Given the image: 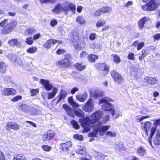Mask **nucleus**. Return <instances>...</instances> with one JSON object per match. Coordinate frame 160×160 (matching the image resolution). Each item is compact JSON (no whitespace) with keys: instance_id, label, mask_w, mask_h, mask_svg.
I'll return each mask as SVG.
<instances>
[{"instance_id":"59","label":"nucleus","mask_w":160,"mask_h":160,"mask_svg":"<svg viewBox=\"0 0 160 160\" xmlns=\"http://www.w3.org/2000/svg\"><path fill=\"white\" fill-rule=\"evenodd\" d=\"M144 45V43L143 42L140 43L138 45L137 49L138 50L141 49L143 47Z\"/></svg>"},{"instance_id":"16","label":"nucleus","mask_w":160,"mask_h":160,"mask_svg":"<svg viewBox=\"0 0 160 160\" xmlns=\"http://www.w3.org/2000/svg\"><path fill=\"white\" fill-rule=\"evenodd\" d=\"M2 93L3 95L9 96L10 95H14L16 94V91L12 88H4L2 91Z\"/></svg>"},{"instance_id":"7","label":"nucleus","mask_w":160,"mask_h":160,"mask_svg":"<svg viewBox=\"0 0 160 160\" xmlns=\"http://www.w3.org/2000/svg\"><path fill=\"white\" fill-rule=\"evenodd\" d=\"M151 19L148 17H144L142 18L138 22V27L140 29H142L145 25L146 26L149 27L148 26L151 23Z\"/></svg>"},{"instance_id":"6","label":"nucleus","mask_w":160,"mask_h":160,"mask_svg":"<svg viewBox=\"0 0 160 160\" xmlns=\"http://www.w3.org/2000/svg\"><path fill=\"white\" fill-rule=\"evenodd\" d=\"M17 22L12 21L6 25L3 28L2 32L3 34H7L10 32L16 27Z\"/></svg>"},{"instance_id":"33","label":"nucleus","mask_w":160,"mask_h":160,"mask_svg":"<svg viewBox=\"0 0 160 160\" xmlns=\"http://www.w3.org/2000/svg\"><path fill=\"white\" fill-rule=\"evenodd\" d=\"M153 142L156 145H158L160 144V134H158L156 135L154 138Z\"/></svg>"},{"instance_id":"49","label":"nucleus","mask_w":160,"mask_h":160,"mask_svg":"<svg viewBox=\"0 0 160 160\" xmlns=\"http://www.w3.org/2000/svg\"><path fill=\"white\" fill-rule=\"evenodd\" d=\"M149 116H142L141 117L138 118L136 119V121L138 122H139L144 119L149 118Z\"/></svg>"},{"instance_id":"22","label":"nucleus","mask_w":160,"mask_h":160,"mask_svg":"<svg viewBox=\"0 0 160 160\" xmlns=\"http://www.w3.org/2000/svg\"><path fill=\"white\" fill-rule=\"evenodd\" d=\"M29 113L33 115H39L41 113V111L39 109L30 107Z\"/></svg>"},{"instance_id":"2","label":"nucleus","mask_w":160,"mask_h":160,"mask_svg":"<svg viewBox=\"0 0 160 160\" xmlns=\"http://www.w3.org/2000/svg\"><path fill=\"white\" fill-rule=\"evenodd\" d=\"M113 102L112 99L109 97H106L101 99L99 103L103 110L110 112L112 115L113 116L115 114V109L112 105L110 102Z\"/></svg>"},{"instance_id":"34","label":"nucleus","mask_w":160,"mask_h":160,"mask_svg":"<svg viewBox=\"0 0 160 160\" xmlns=\"http://www.w3.org/2000/svg\"><path fill=\"white\" fill-rule=\"evenodd\" d=\"M17 42L16 43L15 46L19 48H22L24 47L23 44V40L20 39H17Z\"/></svg>"},{"instance_id":"17","label":"nucleus","mask_w":160,"mask_h":160,"mask_svg":"<svg viewBox=\"0 0 160 160\" xmlns=\"http://www.w3.org/2000/svg\"><path fill=\"white\" fill-rule=\"evenodd\" d=\"M72 146V143L70 141L66 142L65 143L60 144V148L63 151L68 153V148Z\"/></svg>"},{"instance_id":"61","label":"nucleus","mask_w":160,"mask_h":160,"mask_svg":"<svg viewBox=\"0 0 160 160\" xmlns=\"http://www.w3.org/2000/svg\"><path fill=\"white\" fill-rule=\"evenodd\" d=\"M153 38L155 40H159L160 39V34L157 33L153 36Z\"/></svg>"},{"instance_id":"56","label":"nucleus","mask_w":160,"mask_h":160,"mask_svg":"<svg viewBox=\"0 0 160 160\" xmlns=\"http://www.w3.org/2000/svg\"><path fill=\"white\" fill-rule=\"evenodd\" d=\"M57 53L58 55H60L63 53L65 52V51L62 49H58L57 51Z\"/></svg>"},{"instance_id":"1","label":"nucleus","mask_w":160,"mask_h":160,"mask_svg":"<svg viewBox=\"0 0 160 160\" xmlns=\"http://www.w3.org/2000/svg\"><path fill=\"white\" fill-rule=\"evenodd\" d=\"M102 112L101 111H98L93 113L90 116V118L87 117L83 119H80L82 125L83 127V133L87 132L90 130V127L93 126L94 131L89 133L90 137H95L98 132L101 135H103L105 132L109 128L110 126H103V124L108 121L109 118L107 115L103 118L102 122H98L99 119L102 117Z\"/></svg>"},{"instance_id":"50","label":"nucleus","mask_w":160,"mask_h":160,"mask_svg":"<svg viewBox=\"0 0 160 160\" xmlns=\"http://www.w3.org/2000/svg\"><path fill=\"white\" fill-rule=\"evenodd\" d=\"M87 53L85 51H83L81 52L80 54V56L81 58H84L87 55Z\"/></svg>"},{"instance_id":"14","label":"nucleus","mask_w":160,"mask_h":160,"mask_svg":"<svg viewBox=\"0 0 160 160\" xmlns=\"http://www.w3.org/2000/svg\"><path fill=\"white\" fill-rule=\"evenodd\" d=\"M158 125H160V118L155 119L154 121V126L152 127L150 131V135L151 138L156 132Z\"/></svg>"},{"instance_id":"53","label":"nucleus","mask_w":160,"mask_h":160,"mask_svg":"<svg viewBox=\"0 0 160 160\" xmlns=\"http://www.w3.org/2000/svg\"><path fill=\"white\" fill-rule=\"evenodd\" d=\"M22 98V96L20 95L17 96L13 98H12L11 100L12 101L16 102L19 100H20Z\"/></svg>"},{"instance_id":"29","label":"nucleus","mask_w":160,"mask_h":160,"mask_svg":"<svg viewBox=\"0 0 160 160\" xmlns=\"http://www.w3.org/2000/svg\"><path fill=\"white\" fill-rule=\"evenodd\" d=\"M63 6L62 7L61 4H58L55 7V8L53 9V12L56 13H58L61 11V10L63 11Z\"/></svg>"},{"instance_id":"31","label":"nucleus","mask_w":160,"mask_h":160,"mask_svg":"<svg viewBox=\"0 0 160 160\" xmlns=\"http://www.w3.org/2000/svg\"><path fill=\"white\" fill-rule=\"evenodd\" d=\"M75 67L77 70L81 71L85 68L86 66L83 64L77 63L75 65Z\"/></svg>"},{"instance_id":"35","label":"nucleus","mask_w":160,"mask_h":160,"mask_svg":"<svg viewBox=\"0 0 160 160\" xmlns=\"http://www.w3.org/2000/svg\"><path fill=\"white\" fill-rule=\"evenodd\" d=\"M68 101L69 103L73 107H78L79 105L74 101L72 97H69L68 98Z\"/></svg>"},{"instance_id":"21","label":"nucleus","mask_w":160,"mask_h":160,"mask_svg":"<svg viewBox=\"0 0 160 160\" xmlns=\"http://www.w3.org/2000/svg\"><path fill=\"white\" fill-rule=\"evenodd\" d=\"M67 93L64 90H62L58 96L57 102H58L64 100L67 96Z\"/></svg>"},{"instance_id":"51","label":"nucleus","mask_w":160,"mask_h":160,"mask_svg":"<svg viewBox=\"0 0 160 160\" xmlns=\"http://www.w3.org/2000/svg\"><path fill=\"white\" fill-rule=\"evenodd\" d=\"M128 58L129 59L134 60L135 59L134 54L132 52L129 53L128 54Z\"/></svg>"},{"instance_id":"24","label":"nucleus","mask_w":160,"mask_h":160,"mask_svg":"<svg viewBox=\"0 0 160 160\" xmlns=\"http://www.w3.org/2000/svg\"><path fill=\"white\" fill-rule=\"evenodd\" d=\"M144 82H147L151 84H154L157 82L156 79L152 77H146L143 80Z\"/></svg>"},{"instance_id":"39","label":"nucleus","mask_w":160,"mask_h":160,"mask_svg":"<svg viewBox=\"0 0 160 160\" xmlns=\"http://www.w3.org/2000/svg\"><path fill=\"white\" fill-rule=\"evenodd\" d=\"M37 50V48L35 47H31L27 50V52L29 53H33L36 52Z\"/></svg>"},{"instance_id":"40","label":"nucleus","mask_w":160,"mask_h":160,"mask_svg":"<svg viewBox=\"0 0 160 160\" xmlns=\"http://www.w3.org/2000/svg\"><path fill=\"white\" fill-rule=\"evenodd\" d=\"M76 21L77 22L81 24H84L85 23L84 19L81 16L78 17L77 18Z\"/></svg>"},{"instance_id":"38","label":"nucleus","mask_w":160,"mask_h":160,"mask_svg":"<svg viewBox=\"0 0 160 160\" xmlns=\"http://www.w3.org/2000/svg\"><path fill=\"white\" fill-rule=\"evenodd\" d=\"M101 10L102 13H105L111 12L112 8L108 7H106L101 8Z\"/></svg>"},{"instance_id":"13","label":"nucleus","mask_w":160,"mask_h":160,"mask_svg":"<svg viewBox=\"0 0 160 160\" xmlns=\"http://www.w3.org/2000/svg\"><path fill=\"white\" fill-rule=\"evenodd\" d=\"M111 75L113 78L118 83H120L122 81V78L115 71H112Z\"/></svg>"},{"instance_id":"10","label":"nucleus","mask_w":160,"mask_h":160,"mask_svg":"<svg viewBox=\"0 0 160 160\" xmlns=\"http://www.w3.org/2000/svg\"><path fill=\"white\" fill-rule=\"evenodd\" d=\"M63 8L64 11L67 12L70 10L73 13H75L76 11V7L72 3L65 2L63 5Z\"/></svg>"},{"instance_id":"62","label":"nucleus","mask_w":160,"mask_h":160,"mask_svg":"<svg viewBox=\"0 0 160 160\" xmlns=\"http://www.w3.org/2000/svg\"><path fill=\"white\" fill-rule=\"evenodd\" d=\"M41 36V35L40 33H38L35 35H34L33 37V39L34 40H37Z\"/></svg>"},{"instance_id":"25","label":"nucleus","mask_w":160,"mask_h":160,"mask_svg":"<svg viewBox=\"0 0 160 160\" xmlns=\"http://www.w3.org/2000/svg\"><path fill=\"white\" fill-rule=\"evenodd\" d=\"M137 153L141 156H145L146 154V150L142 147H139L137 149Z\"/></svg>"},{"instance_id":"60","label":"nucleus","mask_w":160,"mask_h":160,"mask_svg":"<svg viewBox=\"0 0 160 160\" xmlns=\"http://www.w3.org/2000/svg\"><path fill=\"white\" fill-rule=\"evenodd\" d=\"M57 24V22L55 19L52 20L50 22L51 25L52 27H54L55 25Z\"/></svg>"},{"instance_id":"8","label":"nucleus","mask_w":160,"mask_h":160,"mask_svg":"<svg viewBox=\"0 0 160 160\" xmlns=\"http://www.w3.org/2000/svg\"><path fill=\"white\" fill-rule=\"evenodd\" d=\"M94 102L92 99L90 98L86 105L83 107V110L87 112L91 111L94 108Z\"/></svg>"},{"instance_id":"45","label":"nucleus","mask_w":160,"mask_h":160,"mask_svg":"<svg viewBox=\"0 0 160 160\" xmlns=\"http://www.w3.org/2000/svg\"><path fill=\"white\" fill-rule=\"evenodd\" d=\"M101 92H99L98 90H96L95 91L94 93L92 94V95L95 98H97L98 97H100L101 96Z\"/></svg>"},{"instance_id":"41","label":"nucleus","mask_w":160,"mask_h":160,"mask_svg":"<svg viewBox=\"0 0 160 160\" xmlns=\"http://www.w3.org/2000/svg\"><path fill=\"white\" fill-rule=\"evenodd\" d=\"M105 157V155L101 152H98L97 154V158L98 160H104Z\"/></svg>"},{"instance_id":"27","label":"nucleus","mask_w":160,"mask_h":160,"mask_svg":"<svg viewBox=\"0 0 160 160\" xmlns=\"http://www.w3.org/2000/svg\"><path fill=\"white\" fill-rule=\"evenodd\" d=\"M76 152L78 154L84 155L86 153L85 148H82L81 146H77Z\"/></svg>"},{"instance_id":"58","label":"nucleus","mask_w":160,"mask_h":160,"mask_svg":"<svg viewBox=\"0 0 160 160\" xmlns=\"http://www.w3.org/2000/svg\"><path fill=\"white\" fill-rule=\"evenodd\" d=\"M79 90L78 88L74 87L71 90V93L72 94H74L76 92L78 91Z\"/></svg>"},{"instance_id":"20","label":"nucleus","mask_w":160,"mask_h":160,"mask_svg":"<svg viewBox=\"0 0 160 160\" xmlns=\"http://www.w3.org/2000/svg\"><path fill=\"white\" fill-rule=\"evenodd\" d=\"M7 127L8 128H11L15 130H17L19 129V126L17 123L13 122H10L7 125Z\"/></svg>"},{"instance_id":"9","label":"nucleus","mask_w":160,"mask_h":160,"mask_svg":"<svg viewBox=\"0 0 160 160\" xmlns=\"http://www.w3.org/2000/svg\"><path fill=\"white\" fill-rule=\"evenodd\" d=\"M152 123L149 121L144 122L141 124L142 129L145 132L146 136L148 135V131L151 127Z\"/></svg>"},{"instance_id":"44","label":"nucleus","mask_w":160,"mask_h":160,"mask_svg":"<svg viewBox=\"0 0 160 160\" xmlns=\"http://www.w3.org/2000/svg\"><path fill=\"white\" fill-rule=\"evenodd\" d=\"M105 23V22L104 20H99L97 22L96 26L97 28L101 27L104 25Z\"/></svg>"},{"instance_id":"30","label":"nucleus","mask_w":160,"mask_h":160,"mask_svg":"<svg viewBox=\"0 0 160 160\" xmlns=\"http://www.w3.org/2000/svg\"><path fill=\"white\" fill-rule=\"evenodd\" d=\"M13 160H26V158L24 155L18 154L14 156Z\"/></svg>"},{"instance_id":"57","label":"nucleus","mask_w":160,"mask_h":160,"mask_svg":"<svg viewBox=\"0 0 160 160\" xmlns=\"http://www.w3.org/2000/svg\"><path fill=\"white\" fill-rule=\"evenodd\" d=\"M101 12H102L101 9H98L95 12L94 14V15L96 17L100 15Z\"/></svg>"},{"instance_id":"42","label":"nucleus","mask_w":160,"mask_h":160,"mask_svg":"<svg viewBox=\"0 0 160 160\" xmlns=\"http://www.w3.org/2000/svg\"><path fill=\"white\" fill-rule=\"evenodd\" d=\"M105 134L106 136L108 137H115L116 135V133L115 132H111L108 131L106 132Z\"/></svg>"},{"instance_id":"11","label":"nucleus","mask_w":160,"mask_h":160,"mask_svg":"<svg viewBox=\"0 0 160 160\" xmlns=\"http://www.w3.org/2000/svg\"><path fill=\"white\" fill-rule=\"evenodd\" d=\"M95 67L100 70L105 71V75H106L108 72L109 67L105 63H97L95 65Z\"/></svg>"},{"instance_id":"43","label":"nucleus","mask_w":160,"mask_h":160,"mask_svg":"<svg viewBox=\"0 0 160 160\" xmlns=\"http://www.w3.org/2000/svg\"><path fill=\"white\" fill-rule=\"evenodd\" d=\"M16 42V39H12L8 42V44L10 46L13 47L15 46Z\"/></svg>"},{"instance_id":"28","label":"nucleus","mask_w":160,"mask_h":160,"mask_svg":"<svg viewBox=\"0 0 160 160\" xmlns=\"http://www.w3.org/2000/svg\"><path fill=\"white\" fill-rule=\"evenodd\" d=\"M98 56L96 55L91 54L88 56V61L91 62H94L96 59L98 58Z\"/></svg>"},{"instance_id":"54","label":"nucleus","mask_w":160,"mask_h":160,"mask_svg":"<svg viewBox=\"0 0 160 160\" xmlns=\"http://www.w3.org/2000/svg\"><path fill=\"white\" fill-rule=\"evenodd\" d=\"M30 92L31 93V96H34L38 92V89H33L31 90Z\"/></svg>"},{"instance_id":"15","label":"nucleus","mask_w":160,"mask_h":160,"mask_svg":"<svg viewBox=\"0 0 160 160\" xmlns=\"http://www.w3.org/2000/svg\"><path fill=\"white\" fill-rule=\"evenodd\" d=\"M62 41L59 40L53 39H51L47 41L44 44V47L46 48H50L52 44L54 45L57 43H61Z\"/></svg>"},{"instance_id":"46","label":"nucleus","mask_w":160,"mask_h":160,"mask_svg":"<svg viewBox=\"0 0 160 160\" xmlns=\"http://www.w3.org/2000/svg\"><path fill=\"white\" fill-rule=\"evenodd\" d=\"M71 123L76 129H78L79 128V126L78 122L74 120H72L71 121Z\"/></svg>"},{"instance_id":"47","label":"nucleus","mask_w":160,"mask_h":160,"mask_svg":"<svg viewBox=\"0 0 160 160\" xmlns=\"http://www.w3.org/2000/svg\"><path fill=\"white\" fill-rule=\"evenodd\" d=\"M33 39L32 37L28 38L26 39L25 42L28 45H31L33 43Z\"/></svg>"},{"instance_id":"32","label":"nucleus","mask_w":160,"mask_h":160,"mask_svg":"<svg viewBox=\"0 0 160 160\" xmlns=\"http://www.w3.org/2000/svg\"><path fill=\"white\" fill-rule=\"evenodd\" d=\"M21 108L23 112L26 113L29 112L30 107L27 105L25 104H22L21 106Z\"/></svg>"},{"instance_id":"36","label":"nucleus","mask_w":160,"mask_h":160,"mask_svg":"<svg viewBox=\"0 0 160 160\" xmlns=\"http://www.w3.org/2000/svg\"><path fill=\"white\" fill-rule=\"evenodd\" d=\"M6 70V64L3 62H0V72L2 73H4Z\"/></svg>"},{"instance_id":"19","label":"nucleus","mask_w":160,"mask_h":160,"mask_svg":"<svg viewBox=\"0 0 160 160\" xmlns=\"http://www.w3.org/2000/svg\"><path fill=\"white\" fill-rule=\"evenodd\" d=\"M87 93L84 92L82 94H79L76 95V98L78 100L82 102H84L87 98Z\"/></svg>"},{"instance_id":"26","label":"nucleus","mask_w":160,"mask_h":160,"mask_svg":"<svg viewBox=\"0 0 160 160\" xmlns=\"http://www.w3.org/2000/svg\"><path fill=\"white\" fill-rule=\"evenodd\" d=\"M75 114L77 116L83 118L85 116L84 113L81 110L78 109L74 111V114Z\"/></svg>"},{"instance_id":"5","label":"nucleus","mask_w":160,"mask_h":160,"mask_svg":"<svg viewBox=\"0 0 160 160\" xmlns=\"http://www.w3.org/2000/svg\"><path fill=\"white\" fill-rule=\"evenodd\" d=\"M160 5V1L150 0L146 4L142 5V8L144 11H153L158 8Z\"/></svg>"},{"instance_id":"48","label":"nucleus","mask_w":160,"mask_h":160,"mask_svg":"<svg viewBox=\"0 0 160 160\" xmlns=\"http://www.w3.org/2000/svg\"><path fill=\"white\" fill-rule=\"evenodd\" d=\"M73 138H74L80 141H82L83 139V137L82 136L78 134L74 135L73 136Z\"/></svg>"},{"instance_id":"55","label":"nucleus","mask_w":160,"mask_h":160,"mask_svg":"<svg viewBox=\"0 0 160 160\" xmlns=\"http://www.w3.org/2000/svg\"><path fill=\"white\" fill-rule=\"evenodd\" d=\"M42 148L44 150L46 151H49L51 150V147L46 145L42 146Z\"/></svg>"},{"instance_id":"37","label":"nucleus","mask_w":160,"mask_h":160,"mask_svg":"<svg viewBox=\"0 0 160 160\" xmlns=\"http://www.w3.org/2000/svg\"><path fill=\"white\" fill-rule=\"evenodd\" d=\"M112 56L113 58V60L115 63H118L120 62V58L118 56L115 54H113L112 55Z\"/></svg>"},{"instance_id":"4","label":"nucleus","mask_w":160,"mask_h":160,"mask_svg":"<svg viewBox=\"0 0 160 160\" xmlns=\"http://www.w3.org/2000/svg\"><path fill=\"white\" fill-rule=\"evenodd\" d=\"M73 42L74 43L77 42L74 44V47L77 50H81L83 49L85 46V42L83 39H79L78 33L76 32H74L72 34Z\"/></svg>"},{"instance_id":"12","label":"nucleus","mask_w":160,"mask_h":160,"mask_svg":"<svg viewBox=\"0 0 160 160\" xmlns=\"http://www.w3.org/2000/svg\"><path fill=\"white\" fill-rule=\"evenodd\" d=\"M54 132L52 131H49L45 132L42 137L43 141L45 142L49 140L54 136Z\"/></svg>"},{"instance_id":"23","label":"nucleus","mask_w":160,"mask_h":160,"mask_svg":"<svg viewBox=\"0 0 160 160\" xmlns=\"http://www.w3.org/2000/svg\"><path fill=\"white\" fill-rule=\"evenodd\" d=\"M68 58L61 60L57 62V65L59 66L67 67L68 65Z\"/></svg>"},{"instance_id":"52","label":"nucleus","mask_w":160,"mask_h":160,"mask_svg":"<svg viewBox=\"0 0 160 160\" xmlns=\"http://www.w3.org/2000/svg\"><path fill=\"white\" fill-rule=\"evenodd\" d=\"M35 32V30L32 28H30L27 29V32L29 34L34 33Z\"/></svg>"},{"instance_id":"63","label":"nucleus","mask_w":160,"mask_h":160,"mask_svg":"<svg viewBox=\"0 0 160 160\" xmlns=\"http://www.w3.org/2000/svg\"><path fill=\"white\" fill-rule=\"evenodd\" d=\"M96 35L95 33L91 34L89 36V39L91 40H93L95 38Z\"/></svg>"},{"instance_id":"64","label":"nucleus","mask_w":160,"mask_h":160,"mask_svg":"<svg viewBox=\"0 0 160 160\" xmlns=\"http://www.w3.org/2000/svg\"><path fill=\"white\" fill-rule=\"evenodd\" d=\"M89 158H87L86 157H82L80 158V160H92V157L90 156H88Z\"/></svg>"},{"instance_id":"3","label":"nucleus","mask_w":160,"mask_h":160,"mask_svg":"<svg viewBox=\"0 0 160 160\" xmlns=\"http://www.w3.org/2000/svg\"><path fill=\"white\" fill-rule=\"evenodd\" d=\"M40 82L43 85L45 89L47 91H50L52 88L53 89L52 92L48 93V99H50L53 98L58 92V89L55 87L53 88L52 84L50 83L49 80L41 79Z\"/></svg>"},{"instance_id":"18","label":"nucleus","mask_w":160,"mask_h":160,"mask_svg":"<svg viewBox=\"0 0 160 160\" xmlns=\"http://www.w3.org/2000/svg\"><path fill=\"white\" fill-rule=\"evenodd\" d=\"M63 108L66 111L68 115L71 117H74V111L67 104H64L62 106Z\"/></svg>"}]
</instances>
